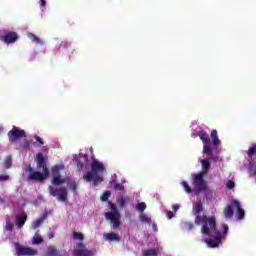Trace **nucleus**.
<instances>
[{
  "mask_svg": "<svg viewBox=\"0 0 256 256\" xmlns=\"http://www.w3.org/2000/svg\"><path fill=\"white\" fill-rule=\"evenodd\" d=\"M198 137L201 139L204 145H209V143H211V138L205 130H201L200 132H198Z\"/></svg>",
  "mask_w": 256,
  "mask_h": 256,
  "instance_id": "nucleus-15",
  "label": "nucleus"
},
{
  "mask_svg": "<svg viewBox=\"0 0 256 256\" xmlns=\"http://www.w3.org/2000/svg\"><path fill=\"white\" fill-rule=\"evenodd\" d=\"M91 171H88L84 175L85 181L91 183L94 186L99 185V183H103V173H105V164L97 161V159H93L91 162Z\"/></svg>",
  "mask_w": 256,
  "mask_h": 256,
  "instance_id": "nucleus-2",
  "label": "nucleus"
},
{
  "mask_svg": "<svg viewBox=\"0 0 256 256\" xmlns=\"http://www.w3.org/2000/svg\"><path fill=\"white\" fill-rule=\"evenodd\" d=\"M28 172L29 173H33L34 171H33V168L31 167V166H28Z\"/></svg>",
  "mask_w": 256,
  "mask_h": 256,
  "instance_id": "nucleus-47",
  "label": "nucleus"
},
{
  "mask_svg": "<svg viewBox=\"0 0 256 256\" xmlns=\"http://www.w3.org/2000/svg\"><path fill=\"white\" fill-rule=\"evenodd\" d=\"M57 253H59V252H58L57 248H55L54 246H49L47 248V255L57 256Z\"/></svg>",
  "mask_w": 256,
  "mask_h": 256,
  "instance_id": "nucleus-26",
  "label": "nucleus"
},
{
  "mask_svg": "<svg viewBox=\"0 0 256 256\" xmlns=\"http://www.w3.org/2000/svg\"><path fill=\"white\" fill-rule=\"evenodd\" d=\"M127 201H129V197L127 196H120L117 198V204L119 205V207H121V209L125 207Z\"/></svg>",
  "mask_w": 256,
  "mask_h": 256,
  "instance_id": "nucleus-21",
  "label": "nucleus"
},
{
  "mask_svg": "<svg viewBox=\"0 0 256 256\" xmlns=\"http://www.w3.org/2000/svg\"><path fill=\"white\" fill-rule=\"evenodd\" d=\"M47 219V214H45L42 218H39L33 222V229H39L42 223Z\"/></svg>",
  "mask_w": 256,
  "mask_h": 256,
  "instance_id": "nucleus-22",
  "label": "nucleus"
},
{
  "mask_svg": "<svg viewBox=\"0 0 256 256\" xmlns=\"http://www.w3.org/2000/svg\"><path fill=\"white\" fill-rule=\"evenodd\" d=\"M5 200H3V198H0V203H4Z\"/></svg>",
  "mask_w": 256,
  "mask_h": 256,
  "instance_id": "nucleus-48",
  "label": "nucleus"
},
{
  "mask_svg": "<svg viewBox=\"0 0 256 256\" xmlns=\"http://www.w3.org/2000/svg\"><path fill=\"white\" fill-rule=\"evenodd\" d=\"M240 221L245 219V210L241 208V202L238 200H232L230 204H228L224 208V217L225 219H233V215H235Z\"/></svg>",
  "mask_w": 256,
  "mask_h": 256,
  "instance_id": "nucleus-4",
  "label": "nucleus"
},
{
  "mask_svg": "<svg viewBox=\"0 0 256 256\" xmlns=\"http://www.w3.org/2000/svg\"><path fill=\"white\" fill-rule=\"evenodd\" d=\"M49 194L52 197H56L58 201H62L63 203L68 201L69 193L67 192V188L65 187H48Z\"/></svg>",
  "mask_w": 256,
  "mask_h": 256,
  "instance_id": "nucleus-6",
  "label": "nucleus"
},
{
  "mask_svg": "<svg viewBox=\"0 0 256 256\" xmlns=\"http://www.w3.org/2000/svg\"><path fill=\"white\" fill-rule=\"evenodd\" d=\"M61 169H63V167H61L59 165L53 166L51 169L52 177L61 176Z\"/></svg>",
  "mask_w": 256,
  "mask_h": 256,
  "instance_id": "nucleus-20",
  "label": "nucleus"
},
{
  "mask_svg": "<svg viewBox=\"0 0 256 256\" xmlns=\"http://www.w3.org/2000/svg\"><path fill=\"white\" fill-rule=\"evenodd\" d=\"M210 137L212 139V145H214V147H219V145H221V140H219V135L217 134V130H212Z\"/></svg>",
  "mask_w": 256,
  "mask_h": 256,
  "instance_id": "nucleus-16",
  "label": "nucleus"
},
{
  "mask_svg": "<svg viewBox=\"0 0 256 256\" xmlns=\"http://www.w3.org/2000/svg\"><path fill=\"white\" fill-rule=\"evenodd\" d=\"M64 183H67V180L63 177L60 176H54L51 184L54 185L55 187H59V185H64Z\"/></svg>",
  "mask_w": 256,
  "mask_h": 256,
  "instance_id": "nucleus-17",
  "label": "nucleus"
},
{
  "mask_svg": "<svg viewBox=\"0 0 256 256\" xmlns=\"http://www.w3.org/2000/svg\"><path fill=\"white\" fill-rule=\"evenodd\" d=\"M115 191H124L125 186L121 183H118L114 186Z\"/></svg>",
  "mask_w": 256,
  "mask_h": 256,
  "instance_id": "nucleus-38",
  "label": "nucleus"
},
{
  "mask_svg": "<svg viewBox=\"0 0 256 256\" xmlns=\"http://www.w3.org/2000/svg\"><path fill=\"white\" fill-rule=\"evenodd\" d=\"M8 137L10 143H15L17 139H22V137H25V130H21L14 126L12 130L8 132Z\"/></svg>",
  "mask_w": 256,
  "mask_h": 256,
  "instance_id": "nucleus-9",
  "label": "nucleus"
},
{
  "mask_svg": "<svg viewBox=\"0 0 256 256\" xmlns=\"http://www.w3.org/2000/svg\"><path fill=\"white\" fill-rule=\"evenodd\" d=\"M24 147H29V142H27V143L24 145Z\"/></svg>",
  "mask_w": 256,
  "mask_h": 256,
  "instance_id": "nucleus-49",
  "label": "nucleus"
},
{
  "mask_svg": "<svg viewBox=\"0 0 256 256\" xmlns=\"http://www.w3.org/2000/svg\"><path fill=\"white\" fill-rule=\"evenodd\" d=\"M89 163V155L88 154H79V160L77 162L78 169H84L85 165Z\"/></svg>",
  "mask_w": 256,
  "mask_h": 256,
  "instance_id": "nucleus-13",
  "label": "nucleus"
},
{
  "mask_svg": "<svg viewBox=\"0 0 256 256\" xmlns=\"http://www.w3.org/2000/svg\"><path fill=\"white\" fill-rule=\"evenodd\" d=\"M13 164V160L11 159V156H7L4 161V167L6 169H11V165Z\"/></svg>",
  "mask_w": 256,
  "mask_h": 256,
  "instance_id": "nucleus-30",
  "label": "nucleus"
},
{
  "mask_svg": "<svg viewBox=\"0 0 256 256\" xmlns=\"http://www.w3.org/2000/svg\"><path fill=\"white\" fill-rule=\"evenodd\" d=\"M246 155H248V158L250 161H253V155H256V144H252L248 151H246Z\"/></svg>",
  "mask_w": 256,
  "mask_h": 256,
  "instance_id": "nucleus-18",
  "label": "nucleus"
},
{
  "mask_svg": "<svg viewBox=\"0 0 256 256\" xmlns=\"http://www.w3.org/2000/svg\"><path fill=\"white\" fill-rule=\"evenodd\" d=\"M167 217H168V219H173V217H175V215L173 214V212L169 211L167 213Z\"/></svg>",
  "mask_w": 256,
  "mask_h": 256,
  "instance_id": "nucleus-43",
  "label": "nucleus"
},
{
  "mask_svg": "<svg viewBox=\"0 0 256 256\" xmlns=\"http://www.w3.org/2000/svg\"><path fill=\"white\" fill-rule=\"evenodd\" d=\"M147 209V204L145 202H140L136 205V211L143 213Z\"/></svg>",
  "mask_w": 256,
  "mask_h": 256,
  "instance_id": "nucleus-25",
  "label": "nucleus"
},
{
  "mask_svg": "<svg viewBox=\"0 0 256 256\" xmlns=\"http://www.w3.org/2000/svg\"><path fill=\"white\" fill-rule=\"evenodd\" d=\"M15 250L17 256H35L39 252L31 247H25L20 245L19 243H16Z\"/></svg>",
  "mask_w": 256,
  "mask_h": 256,
  "instance_id": "nucleus-7",
  "label": "nucleus"
},
{
  "mask_svg": "<svg viewBox=\"0 0 256 256\" xmlns=\"http://www.w3.org/2000/svg\"><path fill=\"white\" fill-rule=\"evenodd\" d=\"M143 256H157V251L155 249H148V250H144L142 252Z\"/></svg>",
  "mask_w": 256,
  "mask_h": 256,
  "instance_id": "nucleus-27",
  "label": "nucleus"
},
{
  "mask_svg": "<svg viewBox=\"0 0 256 256\" xmlns=\"http://www.w3.org/2000/svg\"><path fill=\"white\" fill-rule=\"evenodd\" d=\"M69 47H71V44L67 41H62L59 46L58 49L59 51H69Z\"/></svg>",
  "mask_w": 256,
  "mask_h": 256,
  "instance_id": "nucleus-24",
  "label": "nucleus"
},
{
  "mask_svg": "<svg viewBox=\"0 0 256 256\" xmlns=\"http://www.w3.org/2000/svg\"><path fill=\"white\" fill-rule=\"evenodd\" d=\"M49 175H45L44 172L34 171L28 176V181H39L40 183L45 181Z\"/></svg>",
  "mask_w": 256,
  "mask_h": 256,
  "instance_id": "nucleus-11",
  "label": "nucleus"
},
{
  "mask_svg": "<svg viewBox=\"0 0 256 256\" xmlns=\"http://www.w3.org/2000/svg\"><path fill=\"white\" fill-rule=\"evenodd\" d=\"M181 185L184 188V191H186L187 193H193V189L189 187V183H187L186 181H182Z\"/></svg>",
  "mask_w": 256,
  "mask_h": 256,
  "instance_id": "nucleus-31",
  "label": "nucleus"
},
{
  "mask_svg": "<svg viewBox=\"0 0 256 256\" xmlns=\"http://www.w3.org/2000/svg\"><path fill=\"white\" fill-rule=\"evenodd\" d=\"M68 187L74 194L77 193V183L75 181L69 182Z\"/></svg>",
  "mask_w": 256,
  "mask_h": 256,
  "instance_id": "nucleus-33",
  "label": "nucleus"
},
{
  "mask_svg": "<svg viewBox=\"0 0 256 256\" xmlns=\"http://www.w3.org/2000/svg\"><path fill=\"white\" fill-rule=\"evenodd\" d=\"M73 238L77 239L78 241H83V239H85V236H83V233L81 232H73Z\"/></svg>",
  "mask_w": 256,
  "mask_h": 256,
  "instance_id": "nucleus-35",
  "label": "nucleus"
},
{
  "mask_svg": "<svg viewBox=\"0 0 256 256\" xmlns=\"http://www.w3.org/2000/svg\"><path fill=\"white\" fill-rule=\"evenodd\" d=\"M73 256H93V250L87 249V246L83 242H79L76 248L72 251Z\"/></svg>",
  "mask_w": 256,
  "mask_h": 256,
  "instance_id": "nucleus-8",
  "label": "nucleus"
},
{
  "mask_svg": "<svg viewBox=\"0 0 256 256\" xmlns=\"http://www.w3.org/2000/svg\"><path fill=\"white\" fill-rule=\"evenodd\" d=\"M110 211L105 214V218L110 221L114 231H119L121 229V213L117 209V205L113 202L109 203Z\"/></svg>",
  "mask_w": 256,
  "mask_h": 256,
  "instance_id": "nucleus-5",
  "label": "nucleus"
},
{
  "mask_svg": "<svg viewBox=\"0 0 256 256\" xmlns=\"http://www.w3.org/2000/svg\"><path fill=\"white\" fill-rule=\"evenodd\" d=\"M5 229H6V231H13V223L8 220V221L6 222Z\"/></svg>",
  "mask_w": 256,
  "mask_h": 256,
  "instance_id": "nucleus-39",
  "label": "nucleus"
},
{
  "mask_svg": "<svg viewBox=\"0 0 256 256\" xmlns=\"http://www.w3.org/2000/svg\"><path fill=\"white\" fill-rule=\"evenodd\" d=\"M27 222V213L23 212L22 214H19L16 216V225L18 229H21L23 225Z\"/></svg>",
  "mask_w": 256,
  "mask_h": 256,
  "instance_id": "nucleus-14",
  "label": "nucleus"
},
{
  "mask_svg": "<svg viewBox=\"0 0 256 256\" xmlns=\"http://www.w3.org/2000/svg\"><path fill=\"white\" fill-rule=\"evenodd\" d=\"M172 209H173V211H179V205H174V206H172Z\"/></svg>",
  "mask_w": 256,
  "mask_h": 256,
  "instance_id": "nucleus-44",
  "label": "nucleus"
},
{
  "mask_svg": "<svg viewBox=\"0 0 256 256\" xmlns=\"http://www.w3.org/2000/svg\"><path fill=\"white\" fill-rule=\"evenodd\" d=\"M0 181H9V175L7 174H0Z\"/></svg>",
  "mask_w": 256,
  "mask_h": 256,
  "instance_id": "nucleus-40",
  "label": "nucleus"
},
{
  "mask_svg": "<svg viewBox=\"0 0 256 256\" xmlns=\"http://www.w3.org/2000/svg\"><path fill=\"white\" fill-rule=\"evenodd\" d=\"M32 243H33L34 245H41V243H43V237H41V236L35 234V236L33 237Z\"/></svg>",
  "mask_w": 256,
  "mask_h": 256,
  "instance_id": "nucleus-28",
  "label": "nucleus"
},
{
  "mask_svg": "<svg viewBox=\"0 0 256 256\" xmlns=\"http://www.w3.org/2000/svg\"><path fill=\"white\" fill-rule=\"evenodd\" d=\"M39 5L40 7H45V5H47V2L45 0H40Z\"/></svg>",
  "mask_w": 256,
  "mask_h": 256,
  "instance_id": "nucleus-42",
  "label": "nucleus"
},
{
  "mask_svg": "<svg viewBox=\"0 0 256 256\" xmlns=\"http://www.w3.org/2000/svg\"><path fill=\"white\" fill-rule=\"evenodd\" d=\"M35 139L40 145H45V142H43V139H41V137L35 136Z\"/></svg>",
  "mask_w": 256,
  "mask_h": 256,
  "instance_id": "nucleus-41",
  "label": "nucleus"
},
{
  "mask_svg": "<svg viewBox=\"0 0 256 256\" xmlns=\"http://www.w3.org/2000/svg\"><path fill=\"white\" fill-rule=\"evenodd\" d=\"M19 39L16 32H8L2 37V41L7 44L15 43Z\"/></svg>",
  "mask_w": 256,
  "mask_h": 256,
  "instance_id": "nucleus-12",
  "label": "nucleus"
},
{
  "mask_svg": "<svg viewBox=\"0 0 256 256\" xmlns=\"http://www.w3.org/2000/svg\"><path fill=\"white\" fill-rule=\"evenodd\" d=\"M105 239H107L108 241H121V238L119 237V235L115 233L105 234Z\"/></svg>",
  "mask_w": 256,
  "mask_h": 256,
  "instance_id": "nucleus-23",
  "label": "nucleus"
},
{
  "mask_svg": "<svg viewBox=\"0 0 256 256\" xmlns=\"http://www.w3.org/2000/svg\"><path fill=\"white\" fill-rule=\"evenodd\" d=\"M211 169V162L209 159L202 160V171L196 174L194 178V193L199 194L202 191H207V183H205V175H207V171Z\"/></svg>",
  "mask_w": 256,
  "mask_h": 256,
  "instance_id": "nucleus-3",
  "label": "nucleus"
},
{
  "mask_svg": "<svg viewBox=\"0 0 256 256\" xmlns=\"http://www.w3.org/2000/svg\"><path fill=\"white\" fill-rule=\"evenodd\" d=\"M187 227H188L189 231H191V229H193L194 225H193V223H188Z\"/></svg>",
  "mask_w": 256,
  "mask_h": 256,
  "instance_id": "nucleus-45",
  "label": "nucleus"
},
{
  "mask_svg": "<svg viewBox=\"0 0 256 256\" xmlns=\"http://www.w3.org/2000/svg\"><path fill=\"white\" fill-rule=\"evenodd\" d=\"M194 223L196 225H201V232L203 233V235H207L208 237H214V239L208 238L206 240L207 245L212 249L219 247L221 240L229 232V226L227 225H223V233L217 230V219L215 218V216H207L205 214H203L202 216L196 215Z\"/></svg>",
  "mask_w": 256,
  "mask_h": 256,
  "instance_id": "nucleus-1",
  "label": "nucleus"
},
{
  "mask_svg": "<svg viewBox=\"0 0 256 256\" xmlns=\"http://www.w3.org/2000/svg\"><path fill=\"white\" fill-rule=\"evenodd\" d=\"M203 153H205L206 155H213V148L207 144H204Z\"/></svg>",
  "mask_w": 256,
  "mask_h": 256,
  "instance_id": "nucleus-29",
  "label": "nucleus"
},
{
  "mask_svg": "<svg viewBox=\"0 0 256 256\" xmlns=\"http://www.w3.org/2000/svg\"><path fill=\"white\" fill-rule=\"evenodd\" d=\"M196 211H197V215H199V213H202L203 211V202H201V200H198L196 202Z\"/></svg>",
  "mask_w": 256,
  "mask_h": 256,
  "instance_id": "nucleus-34",
  "label": "nucleus"
},
{
  "mask_svg": "<svg viewBox=\"0 0 256 256\" xmlns=\"http://www.w3.org/2000/svg\"><path fill=\"white\" fill-rule=\"evenodd\" d=\"M110 197H111V192L105 191L101 196V201H108Z\"/></svg>",
  "mask_w": 256,
  "mask_h": 256,
  "instance_id": "nucleus-36",
  "label": "nucleus"
},
{
  "mask_svg": "<svg viewBox=\"0 0 256 256\" xmlns=\"http://www.w3.org/2000/svg\"><path fill=\"white\" fill-rule=\"evenodd\" d=\"M227 189H235V182L232 180H228L226 183Z\"/></svg>",
  "mask_w": 256,
  "mask_h": 256,
  "instance_id": "nucleus-37",
  "label": "nucleus"
},
{
  "mask_svg": "<svg viewBox=\"0 0 256 256\" xmlns=\"http://www.w3.org/2000/svg\"><path fill=\"white\" fill-rule=\"evenodd\" d=\"M36 165L38 169H42L43 173L45 175H49V168L47 167V160L45 159V156H43V153H38L36 155Z\"/></svg>",
  "mask_w": 256,
  "mask_h": 256,
  "instance_id": "nucleus-10",
  "label": "nucleus"
},
{
  "mask_svg": "<svg viewBox=\"0 0 256 256\" xmlns=\"http://www.w3.org/2000/svg\"><path fill=\"white\" fill-rule=\"evenodd\" d=\"M28 37L32 41V43H35L36 45H43V41H41V38H39L37 35L29 33Z\"/></svg>",
  "mask_w": 256,
  "mask_h": 256,
  "instance_id": "nucleus-19",
  "label": "nucleus"
},
{
  "mask_svg": "<svg viewBox=\"0 0 256 256\" xmlns=\"http://www.w3.org/2000/svg\"><path fill=\"white\" fill-rule=\"evenodd\" d=\"M153 227H154V229H156V228H157V225H156V224H154V225H153Z\"/></svg>",
  "mask_w": 256,
  "mask_h": 256,
  "instance_id": "nucleus-50",
  "label": "nucleus"
},
{
  "mask_svg": "<svg viewBox=\"0 0 256 256\" xmlns=\"http://www.w3.org/2000/svg\"><path fill=\"white\" fill-rule=\"evenodd\" d=\"M140 221L142 223H151V217H149L147 214L140 215Z\"/></svg>",
  "mask_w": 256,
  "mask_h": 256,
  "instance_id": "nucleus-32",
  "label": "nucleus"
},
{
  "mask_svg": "<svg viewBox=\"0 0 256 256\" xmlns=\"http://www.w3.org/2000/svg\"><path fill=\"white\" fill-rule=\"evenodd\" d=\"M55 237V234L53 233V232H50L49 234H48V238L49 239H53Z\"/></svg>",
  "mask_w": 256,
  "mask_h": 256,
  "instance_id": "nucleus-46",
  "label": "nucleus"
}]
</instances>
